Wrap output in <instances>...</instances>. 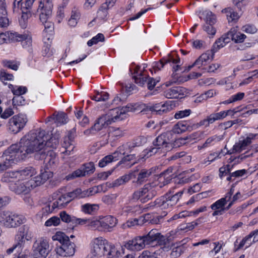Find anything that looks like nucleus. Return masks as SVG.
<instances>
[{
	"mask_svg": "<svg viewBox=\"0 0 258 258\" xmlns=\"http://www.w3.org/2000/svg\"><path fill=\"white\" fill-rule=\"evenodd\" d=\"M89 225L91 229L94 230L103 231L101 219L99 220H93L89 222Z\"/></svg>",
	"mask_w": 258,
	"mask_h": 258,
	"instance_id": "nucleus-57",
	"label": "nucleus"
},
{
	"mask_svg": "<svg viewBox=\"0 0 258 258\" xmlns=\"http://www.w3.org/2000/svg\"><path fill=\"white\" fill-rule=\"evenodd\" d=\"M191 113V110L189 109L177 111L175 112L174 117L176 119H181L188 116Z\"/></svg>",
	"mask_w": 258,
	"mask_h": 258,
	"instance_id": "nucleus-63",
	"label": "nucleus"
},
{
	"mask_svg": "<svg viewBox=\"0 0 258 258\" xmlns=\"http://www.w3.org/2000/svg\"><path fill=\"white\" fill-rule=\"evenodd\" d=\"M36 137L28 133L23 136L19 144L11 145L4 153L2 158L9 162L12 165L13 163L25 160L29 154L36 152L39 149L41 144H37Z\"/></svg>",
	"mask_w": 258,
	"mask_h": 258,
	"instance_id": "nucleus-1",
	"label": "nucleus"
},
{
	"mask_svg": "<svg viewBox=\"0 0 258 258\" xmlns=\"http://www.w3.org/2000/svg\"><path fill=\"white\" fill-rule=\"evenodd\" d=\"M10 218L7 228H16L25 223L27 221L26 217L21 214L10 213Z\"/></svg>",
	"mask_w": 258,
	"mask_h": 258,
	"instance_id": "nucleus-24",
	"label": "nucleus"
},
{
	"mask_svg": "<svg viewBox=\"0 0 258 258\" xmlns=\"http://www.w3.org/2000/svg\"><path fill=\"white\" fill-rule=\"evenodd\" d=\"M80 12L75 8L72 10L71 18L68 21V24L71 27H75L78 23V21L80 19Z\"/></svg>",
	"mask_w": 258,
	"mask_h": 258,
	"instance_id": "nucleus-48",
	"label": "nucleus"
},
{
	"mask_svg": "<svg viewBox=\"0 0 258 258\" xmlns=\"http://www.w3.org/2000/svg\"><path fill=\"white\" fill-rule=\"evenodd\" d=\"M29 182L32 189L37 186L40 185L44 183L40 174L38 176H35L33 178H31L29 180Z\"/></svg>",
	"mask_w": 258,
	"mask_h": 258,
	"instance_id": "nucleus-64",
	"label": "nucleus"
},
{
	"mask_svg": "<svg viewBox=\"0 0 258 258\" xmlns=\"http://www.w3.org/2000/svg\"><path fill=\"white\" fill-rule=\"evenodd\" d=\"M214 56L213 53L208 50L202 54L191 65L188 67V68L190 70L194 67H197L200 69L206 65L209 60H212L214 58Z\"/></svg>",
	"mask_w": 258,
	"mask_h": 258,
	"instance_id": "nucleus-19",
	"label": "nucleus"
},
{
	"mask_svg": "<svg viewBox=\"0 0 258 258\" xmlns=\"http://www.w3.org/2000/svg\"><path fill=\"white\" fill-rule=\"evenodd\" d=\"M187 126L183 122H178L175 124L172 128V132L174 134H179L185 132L187 130Z\"/></svg>",
	"mask_w": 258,
	"mask_h": 258,
	"instance_id": "nucleus-54",
	"label": "nucleus"
},
{
	"mask_svg": "<svg viewBox=\"0 0 258 258\" xmlns=\"http://www.w3.org/2000/svg\"><path fill=\"white\" fill-rule=\"evenodd\" d=\"M229 40H232L236 43H242L246 38V36L237 31V28H233L227 33Z\"/></svg>",
	"mask_w": 258,
	"mask_h": 258,
	"instance_id": "nucleus-33",
	"label": "nucleus"
},
{
	"mask_svg": "<svg viewBox=\"0 0 258 258\" xmlns=\"http://www.w3.org/2000/svg\"><path fill=\"white\" fill-rule=\"evenodd\" d=\"M172 109L171 102L166 101L165 103H159L151 106L150 110L156 114L162 115L169 112Z\"/></svg>",
	"mask_w": 258,
	"mask_h": 258,
	"instance_id": "nucleus-25",
	"label": "nucleus"
},
{
	"mask_svg": "<svg viewBox=\"0 0 258 258\" xmlns=\"http://www.w3.org/2000/svg\"><path fill=\"white\" fill-rule=\"evenodd\" d=\"M44 155H41V152H35V157L37 159L44 160L45 167L47 170H52L56 168L58 163V158L53 151H42Z\"/></svg>",
	"mask_w": 258,
	"mask_h": 258,
	"instance_id": "nucleus-7",
	"label": "nucleus"
},
{
	"mask_svg": "<svg viewBox=\"0 0 258 258\" xmlns=\"http://www.w3.org/2000/svg\"><path fill=\"white\" fill-rule=\"evenodd\" d=\"M146 245L147 244L143 236H136L124 244V246L127 249L132 251L141 250L145 248Z\"/></svg>",
	"mask_w": 258,
	"mask_h": 258,
	"instance_id": "nucleus-15",
	"label": "nucleus"
},
{
	"mask_svg": "<svg viewBox=\"0 0 258 258\" xmlns=\"http://www.w3.org/2000/svg\"><path fill=\"white\" fill-rule=\"evenodd\" d=\"M103 127H105V126L100 122V119L98 118L94 125L90 130H86L84 134L86 135L90 133L94 134L95 132L102 130Z\"/></svg>",
	"mask_w": 258,
	"mask_h": 258,
	"instance_id": "nucleus-52",
	"label": "nucleus"
},
{
	"mask_svg": "<svg viewBox=\"0 0 258 258\" xmlns=\"http://www.w3.org/2000/svg\"><path fill=\"white\" fill-rule=\"evenodd\" d=\"M49 245L47 239L41 238L33 244L34 258H45L49 252Z\"/></svg>",
	"mask_w": 258,
	"mask_h": 258,
	"instance_id": "nucleus-10",
	"label": "nucleus"
},
{
	"mask_svg": "<svg viewBox=\"0 0 258 258\" xmlns=\"http://www.w3.org/2000/svg\"><path fill=\"white\" fill-rule=\"evenodd\" d=\"M103 231L109 232L117 224V220L114 217L108 215L101 219Z\"/></svg>",
	"mask_w": 258,
	"mask_h": 258,
	"instance_id": "nucleus-29",
	"label": "nucleus"
},
{
	"mask_svg": "<svg viewBox=\"0 0 258 258\" xmlns=\"http://www.w3.org/2000/svg\"><path fill=\"white\" fill-rule=\"evenodd\" d=\"M203 15L205 16L206 24H214L216 22V16L212 12L206 11L203 12Z\"/></svg>",
	"mask_w": 258,
	"mask_h": 258,
	"instance_id": "nucleus-59",
	"label": "nucleus"
},
{
	"mask_svg": "<svg viewBox=\"0 0 258 258\" xmlns=\"http://www.w3.org/2000/svg\"><path fill=\"white\" fill-rule=\"evenodd\" d=\"M76 136V128H73L68 132V135L65 136L61 143V146L66 150L63 152V153H67L68 152H70L73 150V142Z\"/></svg>",
	"mask_w": 258,
	"mask_h": 258,
	"instance_id": "nucleus-20",
	"label": "nucleus"
},
{
	"mask_svg": "<svg viewBox=\"0 0 258 258\" xmlns=\"http://www.w3.org/2000/svg\"><path fill=\"white\" fill-rule=\"evenodd\" d=\"M60 223V218L57 216H53L48 219L44 224L46 227L57 226Z\"/></svg>",
	"mask_w": 258,
	"mask_h": 258,
	"instance_id": "nucleus-60",
	"label": "nucleus"
},
{
	"mask_svg": "<svg viewBox=\"0 0 258 258\" xmlns=\"http://www.w3.org/2000/svg\"><path fill=\"white\" fill-rule=\"evenodd\" d=\"M7 18V5L5 0H0V27H6L9 25Z\"/></svg>",
	"mask_w": 258,
	"mask_h": 258,
	"instance_id": "nucleus-31",
	"label": "nucleus"
},
{
	"mask_svg": "<svg viewBox=\"0 0 258 258\" xmlns=\"http://www.w3.org/2000/svg\"><path fill=\"white\" fill-rule=\"evenodd\" d=\"M124 134V131L121 128L111 126L109 128L108 137L115 140L123 137Z\"/></svg>",
	"mask_w": 258,
	"mask_h": 258,
	"instance_id": "nucleus-42",
	"label": "nucleus"
},
{
	"mask_svg": "<svg viewBox=\"0 0 258 258\" xmlns=\"http://www.w3.org/2000/svg\"><path fill=\"white\" fill-rule=\"evenodd\" d=\"M98 192L96 187L90 188L88 189L82 190L81 188H77L72 192H69L70 197L72 199L75 198H84L92 196Z\"/></svg>",
	"mask_w": 258,
	"mask_h": 258,
	"instance_id": "nucleus-18",
	"label": "nucleus"
},
{
	"mask_svg": "<svg viewBox=\"0 0 258 258\" xmlns=\"http://www.w3.org/2000/svg\"><path fill=\"white\" fill-rule=\"evenodd\" d=\"M117 196L115 194L105 195L102 198V202L108 205H112L116 201Z\"/></svg>",
	"mask_w": 258,
	"mask_h": 258,
	"instance_id": "nucleus-62",
	"label": "nucleus"
},
{
	"mask_svg": "<svg viewBox=\"0 0 258 258\" xmlns=\"http://www.w3.org/2000/svg\"><path fill=\"white\" fill-rule=\"evenodd\" d=\"M143 210L139 205L126 206L124 207L121 212V215L124 216H133L142 213Z\"/></svg>",
	"mask_w": 258,
	"mask_h": 258,
	"instance_id": "nucleus-37",
	"label": "nucleus"
},
{
	"mask_svg": "<svg viewBox=\"0 0 258 258\" xmlns=\"http://www.w3.org/2000/svg\"><path fill=\"white\" fill-rule=\"evenodd\" d=\"M182 194L183 191H180L175 194L170 191L167 193L164 196L159 198V200L156 203L159 204L161 203L162 204L161 205L163 206V208L166 209L169 207L175 205L179 201Z\"/></svg>",
	"mask_w": 258,
	"mask_h": 258,
	"instance_id": "nucleus-12",
	"label": "nucleus"
},
{
	"mask_svg": "<svg viewBox=\"0 0 258 258\" xmlns=\"http://www.w3.org/2000/svg\"><path fill=\"white\" fill-rule=\"evenodd\" d=\"M67 115L63 112H59L54 118L55 122L57 125H61L67 122Z\"/></svg>",
	"mask_w": 258,
	"mask_h": 258,
	"instance_id": "nucleus-51",
	"label": "nucleus"
},
{
	"mask_svg": "<svg viewBox=\"0 0 258 258\" xmlns=\"http://www.w3.org/2000/svg\"><path fill=\"white\" fill-rule=\"evenodd\" d=\"M122 248H117L113 244L108 243L105 256L106 258H117L121 256Z\"/></svg>",
	"mask_w": 258,
	"mask_h": 258,
	"instance_id": "nucleus-38",
	"label": "nucleus"
},
{
	"mask_svg": "<svg viewBox=\"0 0 258 258\" xmlns=\"http://www.w3.org/2000/svg\"><path fill=\"white\" fill-rule=\"evenodd\" d=\"M21 11L22 16L20 20V24L21 27L25 28L27 26V23L28 20L30 18L32 14L30 10L20 9Z\"/></svg>",
	"mask_w": 258,
	"mask_h": 258,
	"instance_id": "nucleus-45",
	"label": "nucleus"
},
{
	"mask_svg": "<svg viewBox=\"0 0 258 258\" xmlns=\"http://www.w3.org/2000/svg\"><path fill=\"white\" fill-rule=\"evenodd\" d=\"M251 105H248L246 106L245 107L242 108L241 110H238L237 108H234L233 109H229L227 110H224L222 111V113L224 116V118H225L227 116H230L232 118L233 117L234 115L237 113L238 112H239L240 111H242L244 109H249L250 108Z\"/></svg>",
	"mask_w": 258,
	"mask_h": 258,
	"instance_id": "nucleus-53",
	"label": "nucleus"
},
{
	"mask_svg": "<svg viewBox=\"0 0 258 258\" xmlns=\"http://www.w3.org/2000/svg\"><path fill=\"white\" fill-rule=\"evenodd\" d=\"M11 212L1 211L0 212V224L4 225L7 228L9 219Z\"/></svg>",
	"mask_w": 258,
	"mask_h": 258,
	"instance_id": "nucleus-56",
	"label": "nucleus"
},
{
	"mask_svg": "<svg viewBox=\"0 0 258 258\" xmlns=\"http://www.w3.org/2000/svg\"><path fill=\"white\" fill-rule=\"evenodd\" d=\"M95 170L93 162H90L83 164L79 169L66 176L67 180H71L77 177L85 176L93 173Z\"/></svg>",
	"mask_w": 258,
	"mask_h": 258,
	"instance_id": "nucleus-11",
	"label": "nucleus"
},
{
	"mask_svg": "<svg viewBox=\"0 0 258 258\" xmlns=\"http://www.w3.org/2000/svg\"><path fill=\"white\" fill-rule=\"evenodd\" d=\"M256 138H258V134H249L246 138L239 140L237 143H236L233 147L232 152L228 151V153L232 154L235 152L240 153L242 152L251 144L252 140Z\"/></svg>",
	"mask_w": 258,
	"mask_h": 258,
	"instance_id": "nucleus-14",
	"label": "nucleus"
},
{
	"mask_svg": "<svg viewBox=\"0 0 258 258\" xmlns=\"http://www.w3.org/2000/svg\"><path fill=\"white\" fill-rule=\"evenodd\" d=\"M222 12L226 14L229 22H236L239 18L238 14L230 8L222 10Z\"/></svg>",
	"mask_w": 258,
	"mask_h": 258,
	"instance_id": "nucleus-44",
	"label": "nucleus"
},
{
	"mask_svg": "<svg viewBox=\"0 0 258 258\" xmlns=\"http://www.w3.org/2000/svg\"><path fill=\"white\" fill-rule=\"evenodd\" d=\"M196 138L195 134H192L184 138L176 139L174 142V146H180L193 141Z\"/></svg>",
	"mask_w": 258,
	"mask_h": 258,
	"instance_id": "nucleus-46",
	"label": "nucleus"
},
{
	"mask_svg": "<svg viewBox=\"0 0 258 258\" xmlns=\"http://www.w3.org/2000/svg\"><path fill=\"white\" fill-rule=\"evenodd\" d=\"M14 35L17 41L21 42L22 45L24 48H27L31 46L32 38L31 36L27 34H20L17 33Z\"/></svg>",
	"mask_w": 258,
	"mask_h": 258,
	"instance_id": "nucleus-40",
	"label": "nucleus"
},
{
	"mask_svg": "<svg viewBox=\"0 0 258 258\" xmlns=\"http://www.w3.org/2000/svg\"><path fill=\"white\" fill-rule=\"evenodd\" d=\"M28 134H31L36 137L37 140L35 142L37 144H41L39 149L36 150V152H41V155L44 156L42 151H48L47 148H56L59 142L60 132L58 131H53L51 137L48 139V135L46 132L42 129L39 128L36 130L30 131Z\"/></svg>",
	"mask_w": 258,
	"mask_h": 258,
	"instance_id": "nucleus-2",
	"label": "nucleus"
},
{
	"mask_svg": "<svg viewBox=\"0 0 258 258\" xmlns=\"http://www.w3.org/2000/svg\"><path fill=\"white\" fill-rule=\"evenodd\" d=\"M52 239L53 241H58L60 242L61 245L67 242L70 239L68 236L63 232L58 231L52 236Z\"/></svg>",
	"mask_w": 258,
	"mask_h": 258,
	"instance_id": "nucleus-50",
	"label": "nucleus"
},
{
	"mask_svg": "<svg viewBox=\"0 0 258 258\" xmlns=\"http://www.w3.org/2000/svg\"><path fill=\"white\" fill-rule=\"evenodd\" d=\"M51 16L52 14L46 15L45 14H39V20L44 27L43 34L51 35L53 33L54 25L51 21Z\"/></svg>",
	"mask_w": 258,
	"mask_h": 258,
	"instance_id": "nucleus-22",
	"label": "nucleus"
},
{
	"mask_svg": "<svg viewBox=\"0 0 258 258\" xmlns=\"http://www.w3.org/2000/svg\"><path fill=\"white\" fill-rule=\"evenodd\" d=\"M208 118L209 119V123L211 124L213 123L216 121L221 120L224 118L222 111L219 112L212 113L208 116Z\"/></svg>",
	"mask_w": 258,
	"mask_h": 258,
	"instance_id": "nucleus-55",
	"label": "nucleus"
},
{
	"mask_svg": "<svg viewBox=\"0 0 258 258\" xmlns=\"http://www.w3.org/2000/svg\"><path fill=\"white\" fill-rule=\"evenodd\" d=\"M18 171L7 172L4 174L2 180L4 182L11 183L15 182V179H18Z\"/></svg>",
	"mask_w": 258,
	"mask_h": 258,
	"instance_id": "nucleus-47",
	"label": "nucleus"
},
{
	"mask_svg": "<svg viewBox=\"0 0 258 258\" xmlns=\"http://www.w3.org/2000/svg\"><path fill=\"white\" fill-rule=\"evenodd\" d=\"M145 107L143 104H128L122 108H115L109 110L107 113L110 116L111 119L113 122L118 121L124 119L126 116V113L128 112H142Z\"/></svg>",
	"mask_w": 258,
	"mask_h": 258,
	"instance_id": "nucleus-3",
	"label": "nucleus"
},
{
	"mask_svg": "<svg viewBox=\"0 0 258 258\" xmlns=\"http://www.w3.org/2000/svg\"><path fill=\"white\" fill-rule=\"evenodd\" d=\"M99 209V206L96 204L87 203L82 205L81 207V210L83 213L89 215H92L97 212Z\"/></svg>",
	"mask_w": 258,
	"mask_h": 258,
	"instance_id": "nucleus-43",
	"label": "nucleus"
},
{
	"mask_svg": "<svg viewBox=\"0 0 258 258\" xmlns=\"http://www.w3.org/2000/svg\"><path fill=\"white\" fill-rule=\"evenodd\" d=\"M32 236V232L30 227L27 225H24L19 229L18 233L15 236V239L20 245L23 246L25 241L30 240Z\"/></svg>",
	"mask_w": 258,
	"mask_h": 258,
	"instance_id": "nucleus-16",
	"label": "nucleus"
},
{
	"mask_svg": "<svg viewBox=\"0 0 258 258\" xmlns=\"http://www.w3.org/2000/svg\"><path fill=\"white\" fill-rule=\"evenodd\" d=\"M150 214H146L143 216H141L139 218H135L128 220L125 226L127 227H132L135 226H141L147 223L149 220Z\"/></svg>",
	"mask_w": 258,
	"mask_h": 258,
	"instance_id": "nucleus-34",
	"label": "nucleus"
},
{
	"mask_svg": "<svg viewBox=\"0 0 258 258\" xmlns=\"http://www.w3.org/2000/svg\"><path fill=\"white\" fill-rule=\"evenodd\" d=\"M134 147L135 146L133 143H126L119 146L117 148L118 152H120V155H122V156L126 154L127 155L122 159L120 161L121 163H123L125 161H130L132 159L133 155H128V154L131 152L132 148Z\"/></svg>",
	"mask_w": 258,
	"mask_h": 258,
	"instance_id": "nucleus-32",
	"label": "nucleus"
},
{
	"mask_svg": "<svg viewBox=\"0 0 258 258\" xmlns=\"http://www.w3.org/2000/svg\"><path fill=\"white\" fill-rule=\"evenodd\" d=\"M108 9L106 4H103L97 12V18L101 20L105 19L108 15Z\"/></svg>",
	"mask_w": 258,
	"mask_h": 258,
	"instance_id": "nucleus-58",
	"label": "nucleus"
},
{
	"mask_svg": "<svg viewBox=\"0 0 258 258\" xmlns=\"http://www.w3.org/2000/svg\"><path fill=\"white\" fill-rule=\"evenodd\" d=\"M169 140L166 133L162 134L158 136L153 142V146L146 149L145 153L147 157L156 154H161L168 151L169 148Z\"/></svg>",
	"mask_w": 258,
	"mask_h": 258,
	"instance_id": "nucleus-5",
	"label": "nucleus"
},
{
	"mask_svg": "<svg viewBox=\"0 0 258 258\" xmlns=\"http://www.w3.org/2000/svg\"><path fill=\"white\" fill-rule=\"evenodd\" d=\"M145 67H144L143 70H141V68L139 66H137L134 70V74L133 78L136 84L143 86L146 82H147L148 79V75L145 74Z\"/></svg>",
	"mask_w": 258,
	"mask_h": 258,
	"instance_id": "nucleus-28",
	"label": "nucleus"
},
{
	"mask_svg": "<svg viewBox=\"0 0 258 258\" xmlns=\"http://www.w3.org/2000/svg\"><path fill=\"white\" fill-rule=\"evenodd\" d=\"M251 235L249 234L243 237L238 244H237L238 242L237 240H236L234 242V250L238 251L241 249L244 245H246V248L250 246L254 243L252 240L251 241Z\"/></svg>",
	"mask_w": 258,
	"mask_h": 258,
	"instance_id": "nucleus-41",
	"label": "nucleus"
},
{
	"mask_svg": "<svg viewBox=\"0 0 258 258\" xmlns=\"http://www.w3.org/2000/svg\"><path fill=\"white\" fill-rule=\"evenodd\" d=\"M185 92V88L176 86L167 89L164 91V95L167 98H182Z\"/></svg>",
	"mask_w": 258,
	"mask_h": 258,
	"instance_id": "nucleus-23",
	"label": "nucleus"
},
{
	"mask_svg": "<svg viewBox=\"0 0 258 258\" xmlns=\"http://www.w3.org/2000/svg\"><path fill=\"white\" fill-rule=\"evenodd\" d=\"M57 254L61 256H71L75 252V244L69 239L67 242L56 248Z\"/></svg>",
	"mask_w": 258,
	"mask_h": 258,
	"instance_id": "nucleus-17",
	"label": "nucleus"
},
{
	"mask_svg": "<svg viewBox=\"0 0 258 258\" xmlns=\"http://www.w3.org/2000/svg\"><path fill=\"white\" fill-rule=\"evenodd\" d=\"M131 179H133L132 173L128 174H125L116 179L113 182V186H119L126 183Z\"/></svg>",
	"mask_w": 258,
	"mask_h": 258,
	"instance_id": "nucleus-49",
	"label": "nucleus"
},
{
	"mask_svg": "<svg viewBox=\"0 0 258 258\" xmlns=\"http://www.w3.org/2000/svg\"><path fill=\"white\" fill-rule=\"evenodd\" d=\"M228 201L224 197L217 200L210 206L211 209L214 211L213 216L221 215L225 210H227V207H224Z\"/></svg>",
	"mask_w": 258,
	"mask_h": 258,
	"instance_id": "nucleus-26",
	"label": "nucleus"
},
{
	"mask_svg": "<svg viewBox=\"0 0 258 258\" xmlns=\"http://www.w3.org/2000/svg\"><path fill=\"white\" fill-rule=\"evenodd\" d=\"M230 42L229 38L227 35V33L219 38L214 43L212 48L209 51H211L213 53L214 56L215 53L217 52L220 48L225 46L226 44Z\"/></svg>",
	"mask_w": 258,
	"mask_h": 258,
	"instance_id": "nucleus-35",
	"label": "nucleus"
},
{
	"mask_svg": "<svg viewBox=\"0 0 258 258\" xmlns=\"http://www.w3.org/2000/svg\"><path fill=\"white\" fill-rule=\"evenodd\" d=\"M52 0H40L37 12L39 14L49 15L52 14Z\"/></svg>",
	"mask_w": 258,
	"mask_h": 258,
	"instance_id": "nucleus-30",
	"label": "nucleus"
},
{
	"mask_svg": "<svg viewBox=\"0 0 258 258\" xmlns=\"http://www.w3.org/2000/svg\"><path fill=\"white\" fill-rule=\"evenodd\" d=\"M28 118L26 115L18 114L13 116L9 120V130L13 134L20 132L26 125Z\"/></svg>",
	"mask_w": 258,
	"mask_h": 258,
	"instance_id": "nucleus-9",
	"label": "nucleus"
},
{
	"mask_svg": "<svg viewBox=\"0 0 258 258\" xmlns=\"http://www.w3.org/2000/svg\"><path fill=\"white\" fill-rule=\"evenodd\" d=\"M18 179L21 180H29L35 173V169L32 167H27L22 170H18Z\"/></svg>",
	"mask_w": 258,
	"mask_h": 258,
	"instance_id": "nucleus-39",
	"label": "nucleus"
},
{
	"mask_svg": "<svg viewBox=\"0 0 258 258\" xmlns=\"http://www.w3.org/2000/svg\"><path fill=\"white\" fill-rule=\"evenodd\" d=\"M109 242L102 237L94 238L91 242V253L93 256H105Z\"/></svg>",
	"mask_w": 258,
	"mask_h": 258,
	"instance_id": "nucleus-6",
	"label": "nucleus"
},
{
	"mask_svg": "<svg viewBox=\"0 0 258 258\" xmlns=\"http://www.w3.org/2000/svg\"><path fill=\"white\" fill-rule=\"evenodd\" d=\"M9 187L10 190L17 194L28 193L32 189L29 180H21L19 179L9 183Z\"/></svg>",
	"mask_w": 258,
	"mask_h": 258,
	"instance_id": "nucleus-13",
	"label": "nucleus"
},
{
	"mask_svg": "<svg viewBox=\"0 0 258 258\" xmlns=\"http://www.w3.org/2000/svg\"><path fill=\"white\" fill-rule=\"evenodd\" d=\"M172 172L173 168L170 167L160 174L157 180L160 188L169 183L173 177Z\"/></svg>",
	"mask_w": 258,
	"mask_h": 258,
	"instance_id": "nucleus-27",
	"label": "nucleus"
},
{
	"mask_svg": "<svg viewBox=\"0 0 258 258\" xmlns=\"http://www.w3.org/2000/svg\"><path fill=\"white\" fill-rule=\"evenodd\" d=\"M159 188V184L156 182L146 184L133 193L132 198L136 201L140 200L142 203H146L156 195Z\"/></svg>",
	"mask_w": 258,
	"mask_h": 258,
	"instance_id": "nucleus-4",
	"label": "nucleus"
},
{
	"mask_svg": "<svg viewBox=\"0 0 258 258\" xmlns=\"http://www.w3.org/2000/svg\"><path fill=\"white\" fill-rule=\"evenodd\" d=\"M61 220L66 223H71L73 225L75 216L70 215L67 213L66 211H62L59 214Z\"/></svg>",
	"mask_w": 258,
	"mask_h": 258,
	"instance_id": "nucleus-61",
	"label": "nucleus"
},
{
	"mask_svg": "<svg viewBox=\"0 0 258 258\" xmlns=\"http://www.w3.org/2000/svg\"><path fill=\"white\" fill-rule=\"evenodd\" d=\"M152 169H141L134 170L131 173L133 178H137V180L135 182L141 184L147 180L152 174Z\"/></svg>",
	"mask_w": 258,
	"mask_h": 258,
	"instance_id": "nucleus-21",
	"label": "nucleus"
},
{
	"mask_svg": "<svg viewBox=\"0 0 258 258\" xmlns=\"http://www.w3.org/2000/svg\"><path fill=\"white\" fill-rule=\"evenodd\" d=\"M71 201L72 199L70 197L68 193L61 195L53 203L51 208H50L49 205H48L42 209L41 212L42 213V217L49 213H52L56 209H61L64 208Z\"/></svg>",
	"mask_w": 258,
	"mask_h": 258,
	"instance_id": "nucleus-8",
	"label": "nucleus"
},
{
	"mask_svg": "<svg viewBox=\"0 0 258 258\" xmlns=\"http://www.w3.org/2000/svg\"><path fill=\"white\" fill-rule=\"evenodd\" d=\"M159 232L156 229L150 230L147 234L143 235L147 245L152 246L159 238Z\"/></svg>",
	"mask_w": 258,
	"mask_h": 258,
	"instance_id": "nucleus-36",
	"label": "nucleus"
}]
</instances>
